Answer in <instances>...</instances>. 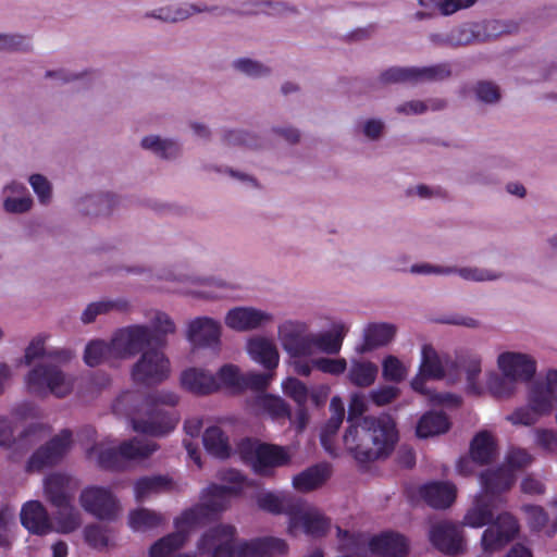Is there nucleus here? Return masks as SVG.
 Instances as JSON below:
<instances>
[{"instance_id": "9d476101", "label": "nucleus", "mask_w": 557, "mask_h": 557, "mask_svg": "<svg viewBox=\"0 0 557 557\" xmlns=\"http://www.w3.org/2000/svg\"><path fill=\"white\" fill-rule=\"evenodd\" d=\"M152 345V331L146 324H131L112 334L113 356L128 359L144 352Z\"/></svg>"}, {"instance_id": "a878e982", "label": "nucleus", "mask_w": 557, "mask_h": 557, "mask_svg": "<svg viewBox=\"0 0 557 557\" xmlns=\"http://www.w3.org/2000/svg\"><path fill=\"white\" fill-rule=\"evenodd\" d=\"M300 500V498L287 493L263 492L257 496V504L260 509L273 515L284 513L288 516L289 520L295 516Z\"/></svg>"}, {"instance_id": "052dcab7", "label": "nucleus", "mask_w": 557, "mask_h": 557, "mask_svg": "<svg viewBox=\"0 0 557 557\" xmlns=\"http://www.w3.org/2000/svg\"><path fill=\"white\" fill-rule=\"evenodd\" d=\"M356 132L369 141H379L386 133V123L376 116L363 117L358 120Z\"/></svg>"}, {"instance_id": "cd10ccee", "label": "nucleus", "mask_w": 557, "mask_h": 557, "mask_svg": "<svg viewBox=\"0 0 557 557\" xmlns=\"http://www.w3.org/2000/svg\"><path fill=\"white\" fill-rule=\"evenodd\" d=\"M513 482L515 475L505 465L495 469H487L480 474V483L483 488L481 494L493 499L495 495L508 491Z\"/></svg>"}, {"instance_id": "f8f14e48", "label": "nucleus", "mask_w": 557, "mask_h": 557, "mask_svg": "<svg viewBox=\"0 0 557 557\" xmlns=\"http://www.w3.org/2000/svg\"><path fill=\"white\" fill-rule=\"evenodd\" d=\"M222 325L210 317H197L187 323L185 336L194 349H211L216 352L221 346Z\"/></svg>"}, {"instance_id": "c9c22d12", "label": "nucleus", "mask_w": 557, "mask_h": 557, "mask_svg": "<svg viewBox=\"0 0 557 557\" xmlns=\"http://www.w3.org/2000/svg\"><path fill=\"white\" fill-rule=\"evenodd\" d=\"M420 495L431 507L444 509L455 500L456 487L447 482H432L421 487Z\"/></svg>"}, {"instance_id": "a19ab883", "label": "nucleus", "mask_w": 557, "mask_h": 557, "mask_svg": "<svg viewBox=\"0 0 557 557\" xmlns=\"http://www.w3.org/2000/svg\"><path fill=\"white\" fill-rule=\"evenodd\" d=\"M470 455L479 466L493 462L497 457L496 443L493 436L486 431L479 432L471 441Z\"/></svg>"}, {"instance_id": "2eb2a0df", "label": "nucleus", "mask_w": 557, "mask_h": 557, "mask_svg": "<svg viewBox=\"0 0 557 557\" xmlns=\"http://www.w3.org/2000/svg\"><path fill=\"white\" fill-rule=\"evenodd\" d=\"M79 500L87 512L102 520L114 519L120 508L115 496L108 488L99 486L85 488Z\"/></svg>"}, {"instance_id": "ea45409f", "label": "nucleus", "mask_w": 557, "mask_h": 557, "mask_svg": "<svg viewBox=\"0 0 557 557\" xmlns=\"http://www.w3.org/2000/svg\"><path fill=\"white\" fill-rule=\"evenodd\" d=\"M557 399L544 381H535L528 392V404L540 416H548L553 412Z\"/></svg>"}, {"instance_id": "338daca9", "label": "nucleus", "mask_w": 557, "mask_h": 557, "mask_svg": "<svg viewBox=\"0 0 557 557\" xmlns=\"http://www.w3.org/2000/svg\"><path fill=\"white\" fill-rule=\"evenodd\" d=\"M277 331L282 346L285 348L292 342L305 335L308 332V325L301 321L287 320L278 326Z\"/></svg>"}, {"instance_id": "20e7f679", "label": "nucleus", "mask_w": 557, "mask_h": 557, "mask_svg": "<svg viewBox=\"0 0 557 557\" xmlns=\"http://www.w3.org/2000/svg\"><path fill=\"white\" fill-rule=\"evenodd\" d=\"M180 403V397L175 392L169 389H157L150 392L132 418L134 431L153 436H163L175 429L178 417L173 410L164 407L174 408Z\"/></svg>"}, {"instance_id": "09e8293b", "label": "nucleus", "mask_w": 557, "mask_h": 557, "mask_svg": "<svg viewBox=\"0 0 557 557\" xmlns=\"http://www.w3.org/2000/svg\"><path fill=\"white\" fill-rule=\"evenodd\" d=\"M519 384L516 383L508 375L491 371L486 376V389L488 393L498 399H508L512 397L518 391Z\"/></svg>"}, {"instance_id": "0eeeda50", "label": "nucleus", "mask_w": 557, "mask_h": 557, "mask_svg": "<svg viewBox=\"0 0 557 557\" xmlns=\"http://www.w3.org/2000/svg\"><path fill=\"white\" fill-rule=\"evenodd\" d=\"M158 277L168 282L190 283L193 288L186 290V295L201 300L214 301L233 298L238 290V285L218 276H189L176 273L173 269H163Z\"/></svg>"}, {"instance_id": "7c9ffc66", "label": "nucleus", "mask_w": 557, "mask_h": 557, "mask_svg": "<svg viewBox=\"0 0 557 557\" xmlns=\"http://www.w3.org/2000/svg\"><path fill=\"white\" fill-rule=\"evenodd\" d=\"M182 386L190 393L207 395L219 389V382L215 376L198 368H189L181 375Z\"/></svg>"}, {"instance_id": "dca6fc26", "label": "nucleus", "mask_w": 557, "mask_h": 557, "mask_svg": "<svg viewBox=\"0 0 557 557\" xmlns=\"http://www.w3.org/2000/svg\"><path fill=\"white\" fill-rule=\"evenodd\" d=\"M498 370L511 377L516 383H529L536 373L535 359L519 351H505L497 357Z\"/></svg>"}, {"instance_id": "c85d7f7f", "label": "nucleus", "mask_w": 557, "mask_h": 557, "mask_svg": "<svg viewBox=\"0 0 557 557\" xmlns=\"http://www.w3.org/2000/svg\"><path fill=\"white\" fill-rule=\"evenodd\" d=\"M457 367L453 368V374L459 376V369L466 375L467 391L472 395H481L483 386L480 384V375L482 372V357L478 354H468L461 356L458 361H455Z\"/></svg>"}, {"instance_id": "6e6d98bb", "label": "nucleus", "mask_w": 557, "mask_h": 557, "mask_svg": "<svg viewBox=\"0 0 557 557\" xmlns=\"http://www.w3.org/2000/svg\"><path fill=\"white\" fill-rule=\"evenodd\" d=\"M416 85L422 83H436L451 76V66L448 62H441L426 66H414Z\"/></svg>"}, {"instance_id": "4c0bfd02", "label": "nucleus", "mask_w": 557, "mask_h": 557, "mask_svg": "<svg viewBox=\"0 0 557 557\" xmlns=\"http://www.w3.org/2000/svg\"><path fill=\"white\" fill-rule=\"evenodd\" d=\"M349 327L345 323H334L329 332L313 333L314 348L327 355H337Z\"/></svg>"}, {"instance_id": "4d7b16f0", "label": "nucleus", "mask_w": 557, "mask_h": 557, "mask_svg": "<svg viewBox=\"0 0 557 557\" xmlns=\"http://www.w3.org/2000/svg\"><path fill=\"white\" fill-rule=\"evenodd\" d=\"M221 140L227 147H246L250 149L261 148L260 138L244 129H223Z\"/></svg>"}, {"instance_id": "393cba45", "label": "nucleus", "mask_w": 557, "mask_h": 557, "mask_svg": "<svg viewBox=\"0 0 557 557\" xmlns=\"http://www.w3.org/2000/svg\"><path fill=\"white\" fill-rule=\"evenodd\" d=\"M369 547L372 554L382 557H405L409 552L407 539L394 532H384L371 537Z\"/></svg>"}, {"instance_id": "3c124183", "label": "nucleus", "mask_w": 557, "mask_h": 557, "mask_svg": "<svg viewBox=\"0 0 557 557\" xmlns=\"http://www.w3.org/2000/svg\"><path fill=\"white\" fill-rule=\"evenodd\" d=\"M110 359H116L113 356L112 338L109 343L102 339H94L86 345L84 351V361L89 367L99 366L100 363Z\"/></svg>"}, {"instance_id": "412c9836", "label": "nucleus", "mask_w": 557, "mask_h": 557, "mask_svg": "<svg viewBox=\"0 0 557 557\" xmlns=\"http://www.w3.org/2000/svg\"><path fill=\"white\" fill-rule=\"evenodd\" d=\"M120 199L112 193L86 194L75 199L74 208L81 215L95 219L110 216L117 208Z\"/></svg>"}, {"instance_id": "c03bdc74", "label": "nucleus", "mask_w": 557, "mask_h": 557, "mask_svg": "<svg viewBox=\"0 0 557 557\" xmlns=\"http://www.w3.org/2000/svg\"><path fill=\"white\" fill-rule=\"evenodd\" d=\"M231 67L235 73L250 79H261L272 75V67L270 65L249 57L234 59Z\"/></svg>"}, {"instance_id": "4be33fe9", "label": "nucleus", "mask_w": 557, "mask_h": 557, "mask_svg": "<svg viewBox=\"0 0 557 557\" xmlns=\"http://www.w3.org/2000/svg\"><path fill=\"white\" fill-rule=\"evenodd\" d=\"M225 324L236 332H248L270 324L273 315L255 307H235L225 314Z\"/></svg>"}, {"instance_id": "f704fd0d", "label": "nucleus", "mask_w": 557, "mask_h": 557, "mask_svg": "<svg viewBox=\"0 0 557 557\" xmlns=\"http://www.w3.org/2000/svg\"><path fill=\"white\" fill-rule=\"evenodd\" d=\"M131 308L128 299L124 297L104 298L86 306L81 314L83 324H90L96 321L99 315L109 314L111 312H126Z\"/></svg>"}, {"instance_id": "0e129e2a", "label": "nucleus", "mask_w": 557, "mask_h": 557, "mask_svg": "<svg viewBox=\"0 0 557 557\" xmlns=\"http://www.w3.org/2000/svg\"><path fill=\"white\" fill-rule=\"evenodd\" d=\"M257 408L268 412L273 418H285L290 416L288 405L277 396L259 395L256 398Z\"/></svg>"}, {"instance_id": "5701e85b", "label": "nucleus", "mask_w": 557, "mask_h": 557, "mask_svg": "<svg viewBox=\"0 0 557 557\" xmlns=\"http://www.w3.org/2000/svg\"><path fill=\"white\" fill-rule=\"evenodd\" d=\"M397 333L395 324L387 322L369 323L363 329V343L356 347L358 354H366L389 344Z\"/></svg>"}, {"instance_id": "ddd939ff", "label": "nucleus", "mask_w": 557, "mask_h": 557, "mask_svg": "<svg viewBox=\"0 0 557 557\" xmlns=\"http://www.w3.org/2000/svg\"><path fill=\"white\" fill-rule=\"evenodd\" d=\"M518 531L519 525L513 516L508 512L498 515L496 520L491 523L482 534V552L486 556H491L500 550L515 539Z\"/></svg>"}, {"instance_id": "1a4fd4ad", "label": "nucleus", "mask_w": 557, "mask_h": 557, "mask_svg": "<svg viewBox=\"0 0 557 557\" xmlns=\"http://www.w3.org/2000/svg\"><path fill=\"white\" fill-rule=\"evenodd\" d=\"M236 453L243 461L261 475H269L271 469L285 466L290 460V455L284 447L250 438L242 440L237 445Z\"/></svg>"}, {"instance_id": "de8ad7c7", "label": "nucleus", "mask_w": 557, "mask_h": 557, "mask_svg": "<svg viewBox=\"0 0 557 557\" xmlns=\"http://www.w3.org/2000/svg\"><path fill=\"white\" fill-rule=\"evenodd\" d=\"M377 372V366L373 362L352 359L347 376L351 384L358 387H368L374 383Z\"/></svg>"}, {"instance_id": "69168bd1", "label": "nucleus", "mask_w": 557, "mask_h": 557, "mask_svg": "<svg viewBox=\"0 0 557 557\" xmlns=\"http://www.w3.org/2000/svg\"><path fill=\"white\" fill-rule=\"evenodd\" d=\"M84 539L90 547L99 550L104 549L110 542L109 529L98 523L86 525Z\"/></svg>"}, {"instance_id": "774afa93", "label": "nucleus", "mask_w": 557, "mask_h": 557, "mask_svg": "<svg viewBox=\"0 0 557 557\" xmlns=\"http://www.w3.org/2000/svg\"><path fill=\"white\" fill-rule=\"evenodd\" d=\"M475 99L485 104H496L502 98L499 87L490 81H480L473 86Z\"/></svg>"}, {"instance_id": "e433bc0d", "label": "nucleus", "mask_w": 557, "mask_h": 557, "mask_svg": "<svg viewBox=\"0 0 557 557\" xmlns=\"http://www.w3.org/2000/svg\"><path fill=\"white\" fill-rule=\"evenodd\" d=\"M331 469L326 463L312 466L293 478V486L299 492H310L322 486L330 478Z\"/></svg>"}, {"instance_id": "5fc2aeb1", "label": "nucleus", "mask_w": 557, "mask_h": 557, "mask_svg": "<svg viewBox=\"0 0 557 557\" xmlns=\"http://www.w3.org/2000/svg\"><path fill=\"white\" fill-rule=\"evenodd\" d=\"M164 521L161 513L147 508H139L129 513V527L137 532H146L159 527Z\"/></svg>"}, {"instance_id": "473e14b6", "label": "nucleus", "mask_w": 557, "mask_h": 557, "mask_svg": "<svg viewBox=\"0 0 557 557\" xmlns=\"http://www.w3.org/2000/svg\"><path fill=\"white\" fill-rule=\"evenodd\" d=\"M494 522V499L479 494L467 510L462 524L470 528H482Z\"/></svg>"}, {"instance_id": "9b49d317", "label": "nucleus", "mask_w": 557, "mask_h": 557, "mask_svg": "<svg viewBox=\"0 0 557 557\" xmlns=\"http://www.w3.org/2000/svg\"><path fill=\"white\" fill-rule=\"evenodd\" d=\"M160 348L157 346L145 350L134 363L132 377L136 383L157 385L170 376V360Z\"/></svg>"}, {"instance_id": "f3484780", "label": "nucleus", "mask_w": 557, "mask_h": 557, "mask_svg": "<svg viewBox=\"0 0 557 557\" xmlns=\"http://www.w3.org/2000/svg\"><path fill=\"white\" fill-rule=\"evenodd\" d=\"M331 527V521L320 510L313 507H305L300 500L295 516L288 521V533L296 535L301 529L307 535L312 537L324 536Z\"/></svg>"}, {"instance_id": "f257e3e1", "label": "nucleus", "mask_w": 557, "mask_h": 557, "mask_svg": "<svg viewBox=\"0 0 557 557\" xmlns=\"http://www.w3.org/2000/svg\"><path fill=\"white\" fill-rule=\"evenodd\" d=\"M397 440L396 423L388 414L364 417L349 424L344 435L346 448L360 462L389 456Z\"/></svg>"}, {"instance_id": "864d4df0", "label": "nucleus", "mask_w": 557, "mask_h": 557, "mask_svg": "<svg viewBox=\"0 0 557 557\" xmlns=\"http://www.w3.org/2000/svg\"><path fill=\"white\" fill-rule=\"evenodd\" d=\"M381 86L394 84L416 85L414 66H391L382 71L376 77Z\"/></svg>"}, {"instance_id": "7ed1b4c3", "label": "nucleus", "mask_w": 557, "mask_h": 557, "mask_svg": "<svg viewBox=\"0 0 557 557\" xmlns=\"http://www.w3.org/2000/svg\"><path fill=\"white\" fill-rule=\"evenodd\" d=\"M237 494V488L226 485H212L202 495V500L196 507L186 510L175 524L177 531L169 534L150 548V557H165L173 550L183 546L187 539L188 530L196 524L213 519L218 513L224 511L231 497Z\"/></svg>"}, {"instance_id": "49530a36", "label": "nucleus", "mask_w": 557, "mask_h": 557, "mask_svg": "<svg viewBox=\"0 0 557 557\" xmlns=\"http://www.w3.org/2000/svg\"><path fill=\"white\" fill-rule=\"evenodd\" d=\"M202 442L210 455L220 459L230 457L232 447L227 436L219 426L208 428L203 433Z\"/></svg>"}, {"instance_id": "4468645a", "label": "nucleus", "mask_w": 557, "mask_h": 557, "mask_svg": "<svg viewBox=\"0 0 557 557\" xmlns=\"http://www.w3.org/2000/svg\"><path fill=\"white\" fill-rule=\"evenodd\" d=\"M72 445V432L62 430L48 443L40 446L29 458L27 467L32 471H39L60 462Z\"/></svg>"}, {"instance_id": "6ab92c4d", "label": "nucleus", "mask_w": 557, "mask_h": 557, "mask_svg": "<svg viewBox=\"0 0 557 557\" xmlns=\"http://www.w3.org/2000/svg\"><path fill=\"white\" fill-rule=\"evenodd\" d=\"M200 13H219L223 15L225 10L218 5L208 7L203 3H181L153 9L146 12L145 17L154 18L163 23H178Z\"/></svg>"}, {"instance_id": "79ce46f5", "label": "nucleus", "mask_w": 557, "mask_h": 557, "mask_svg": "<svg viewBox=\"0 0 557 557\" xmlns=\"http://www.w3.org/2000/svg\"><path fill=\"white\" fill-rule=\"evenodd\" d=\"M71 478L63 473H52L45 479L44 487L47 499L58 506L71 500L69 486Z\"/></svg>"}, {"instance_id": "a211bd4d", "label": "nucleus", "mask_w": 557, "mask_h": 557, "mask_svg": "<svg viewBox=\"0 0 557 557\" xmlns=\"http://www.w3.org/2000/svg\"><path fill=\"white\" fill-rule=\"evenodd\" d=\"M0 199L7 214H27L35 207V200L28 188L17 180H10L1 187Z\"/></svg>"}, {"instance_id": "bf43d9fd", "label": "nucleus", "mask_w": 557, "mask_h": 557, "mask_svg": "<svg viewBox=\"0 0 557 557\" xmlns=\"http://www.w3.org/2000/svg\"><path fill=\"white\" fill-rule=\"evenodd\" d=\"M57 508L55 519L61 533H71L81 525V513L71 505V500L54 506Z\"/></svg>"}, {"instance_id": "37998d69", "label": "nucleus", "mask_w": 557, "mask_h": 557, "mask_svg": "<svg viewBox=\"0 0 557 557\" xmlns=\"http://www.w3.org/2000/svg\"><path fill=\"white\" fill-rule=\"evenodd\" d=\"M450 423L445 413L429 411L418 421L416 433L420 438H428L448 431Z\"/></svg>"}, {"instance_id": "72a5a7b5", "label": "nucleus", "mask_w": 557, "mask_h": 557, "mask_svg": "<svg viewBox=\"0 0 557 557\" xmlns=\"http://www.w3.org/2000/svg\"><path fill=\"white\" fill-rule=\"evenodd\" d=\"M473 32V44L484 42L504 34L516 33L519 28L517 22L511 20H490L480 24H470Z\"/></svg>"}, {"instance_id": "aec40b11", "label": "nucleus", "mask_w": 557, "mask_h": 557, "mask_svg": "<svg viewBox=\"0 0 557 557\" xmlns=\"http://www.w3.org/2000/svg\"><path fill=\"white\" fill-rule=\"evenodd\" d=\"M429 536L434 547L448 556H456L465 550L462 530L451 522L441 521L433 524Z\"/></svg>"}, {"instance_id": "e2e57ef3", "label": "nucleus", "mask_w": 557, "mask_h": 557, "mask_svg": "<svg viewBox=\"0 0 557 557\" xmlns=\"http://www.w3.org/2000/svg\"><path fill=\"white\" fill-rule=\"evenodd\" d=\"M27 182L41 206L46 207L52 202L53 185L47 176L40 173H33L28 176Z\"/></svg>"}, {"instance_id": "b1692460", "label": "nucleus", "mask_w": 557, "mask_h": 557, "mask_svg": "<svg viewBox=\"0 0 557 557\" xmlns=\"http://www.w3.org/2000/svg\"><path fill=\"white\" fill-rule=\"evenodd\" d=\"M21 522L29 532L45 535L53 530L52 522L44 505L38 500H29L22 507Z\"/></svg>"}, {"instance_id": "6e6552de", "label": "nucleus", "mask_w": 557, "mask_h": 557, "mask_svg": "<svg viewBox=\"0 0 557 557\" xmlns=\"http://www.w3.org/2000/svg\"><path fill=\"white\" fill-rule=\"evenodd\" d=\"M25 382L30 393L40 396L52 394L58 398L67 396L74 387L73 376L47 361L36 364L27 373Z\"/></svg>"}, {"instance_id": "39448f33", "label": "nucleus", "mask_w": 557, "mask_h": 557, "mask_svg": "<svg viewBox=\"0 0 557 557\" xmlns=\"http://www.w3.org/2000/svg\"><path fill=\"white\" fill-rule=\"evenodd\" d=\"M456 367L455 361L449 359L442 360L431 345H423L419 373L411 381V386L414 391L428 395L434 404L458 406L460 404L458 396L450 393H434L424 387L425 379L441 380L446 377L450 383L457 382L458 376L453 374V368Z\"/></svg>"}, {"instance_id": "13d9d810", "label": "nucleus", "mask_w": 557, "mask_h": 557, "mask_svg": "<svg viewBox=\"0 0 557 557\" xmlns=\"http://www.w3.org/2000/svg\"><path fill=\"white\" fill-rule=\"evenodd\" d=\"M451 274L459 275L462 280L475 283L494 282L500 280L504 274L487 268L479 267H450Z\"/></svg>"}, {"instance_id": "603ef678", "label": "nucleus", "mask_w": 557, "mask_h": 557, "mask_svg": "<svg viewBox=\"0 0 557 557\" xmlns=\"http://www.w3.org/2000/svg\"><path fill=\"white\" fill-rule=\"evenodd\" d=\"M331 417L321 433V443L329 450V440L337 432L345 417V407L339 397H333L330 403Z\"/></svg>"}, {"instance_id": "2f4dec72", "label": "nucleus", "mask_w": 557, "mask_h": 557, "mask_svg": "<svg viewBox=\"0 0 557 557\" xmlns=\"http://www.w3.org/2000/svg\"><path fill=\"white\" fill-rule=\"evenodd\" d=\"M247 351L253 361L269 371H273L278 366V350L271 339L264 337L251 338L247 343Z\"/></svg>"}, {"instance_id": "423d86ee", "label": "nucleus", "mask_w": 557, "mask_h": 557, "mask_svg": "<svg viewBox=\"0 0 557 557\" xmlns=\"http://www.w3.org/2000/svg\"><path fill=\"white\" fill-rule=\"evenodd\" d=\"M157 449L156 442L134 437L121 443L119 447L97 444L88 450V458L95 459L103 469L120 470L127 461L148 458Z\"/></svg>"}, {"instance_id": "8fccbe9b", "label": "nucleus", "mask_w": 557, "mask_h": 557, "mask_svg": "<svg viewBox=\"0 0 557 557\" xmlns=\"http://www.w3.org/2000/svg\"><path fill=\"white\" fill-rule=\"evenodd\" d=\"M152 344L158 347L166 345V336L176 332L173 319L163 311H157L151 319Z\"/></svg>"}, {"instance_id": "680f3d73", "label": "nucleus", "mask_w": 557, "mask_h": 557, "mask_svg": "<svg viewBox=\"0 0 557 557\" xmlns=\"http://www.w3.org/2000/svg\"><path fill=\"white\" fill-rule=\"evenodd\" d=\"M476 0H418L420 7L434 12L438 10L444 16L451 15L459 10L467 9Z\"/></svg>"}, {"instance_id": "a18cd8bd", "label": "nucleus", "mask_w": 557, "mask_h": 557, "mask_svg": "<svg viewBox=\"0 0 557 557\" xmlns=\"http://www.w3.org/2000/svg\"><path fill=\"white\" fill-rule=\"evenodd\" d=\"M171 484V480L165 475L143 476L135 482V498L137 502H144L152 495L170 490Z\"/></svg>"}, {"instance_id": "bb28decb", "label": "nucleus", "mask_w": 557, "mask_h": 557, "mask_svg": "<svg viewBox=\"0 0 557 557\" xmlns=\"http://www.w3.org/2000/svg\"><path fill=\"white\" fill-rule=\"evenodd\" d=\"M140 147L157 158L166 161L177 160L183 154L182 144L177 139L162 137L157 134L144 136L140 140Z\"/></svg>"}, {"instance_id": "f03ea898", "label": "nucleus", "mask_w": 557, "mask_h": 557, "mask_svg": "<svg viewBox=\"0 0 557 557\" xmlns=\"http://www.w3.org/2000/svg\"><path fill=\"white\" fill-rule=\"evenodd\" d=\"M236 528L219 524L208 530L198 543L199 549L212 553V557H276L288 553L285 540L275 536L236 541Z\"/></svg>"}, {"instance_id": "58836bf2", "label": "nucleus", "mask_w": 557, "mask_h": 557, "mask_svg": "<svg viewBox=\"0 0 557 557\" xmlns=\"http://www.w3.org/2000/svg\"><path fill=\"white\" fill-rule=\"evenodd\" d=\"M339 549L344 555L350 557H367L370 552L369 543L370 540L367 534L363 533H350L342 530L339 527L336 528Z\"/></svg>"}, {"instance_id": "c756f323", "label": "nucleus", "mask_w": 557, "mask_h": 557, "mask_svg": "<svg viewBox=\"0 0 557 557\" xmlns=\"http://www.w3.org/2000/svg\"><path fill=\"white\" fill-rule=\"evenodd\" d=\"M473 32L470 24H463L448 32H436L428 35V40L434 48L457 49L473 44Z\"/></svg>"}]
</instances>
